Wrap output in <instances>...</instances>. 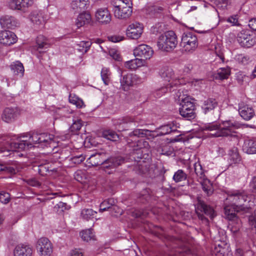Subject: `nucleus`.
Returning <instances> with one entry per match:
<instances>
[{
    "mask_svg": "<svg viewBox=\"0 0 256 256\" xmlns=\"http://www.w3.org/2000/svg\"><path fill=\"white\" fill-rule=\"evenodd\" d=\"M92 18L90 14L88 12H83L78 15L76 22V25L78 28L90 23Z\"/></svg>",
    "mask_w": 256,
    "mask_h": 256,
    "instance_id": "c756f323",
    "label": "nucleus"
},
{
    "mask_svg": "<svg viewBox=\"0 0 256 256\" xmlns=\"http://www.w3.org/2000/svg\"><path fill=\"white\" fill-rule=\"evenodd\" d=\"M150 131L148 130L136 129L133 132H130L128 134L130 138H140L144 137L148 134Z\"/></svg>",
    "mask_w": 256,
    "mask_h": 256,
    "instance_id": "49530a36",
    "label": "nucleus"
},
{
    "mask_svg": "<svg viewBox=\"0 0 256 256\" xmlns=\"http://www.w3.org/2000/svg\"><path fill=\"white\" fill-rule=\"evenodd\" d=\"M114 125L119 131H123L126 130L127 125L132 122H136L142 124V122L138 117L126 116L116 119L113 121Z\"/></svg>",
    "mask_w": 256,
    "mask_h": 256,
    "instance_id": "ddd939ff",
    "label": "nucleus"
},
{
    "mask_svg": "<svg viewBox=\"0 0 256 256\" xmlns=\"http://www.w3.org/2000/svg\"><path fill=\"white\" fill-rule=\"evenodd\" d=\"M248 25L252 30L256 31V18L250 19L248 22Z\"/></svg>",
    "mask_w": 256,
    "mask_h": 256,
    "instance_id": "774afa93",
    "label": "nucleus"
},
{
    "mask_svg": "<svg viewBox=\"0 0 256 256\" xmlns=\"http://www.w3.org/2000/svg\"><path fill=\"white\" fill-rule=\"evenodd\" d=\"M37 248L40 256H50L52 252V244L46 238H41L38 240Z\"/></svg>",
    "mask_w": 256,
    "mask_h": 256,
    "instance_id": "f8f14e48",
    "label": "nucleus"
},
{
    "mask_svg": "<svg viewBox=\"0 0 256 256\" xmlns=\"http://www.w3.org/2000/svg\"><path fill=\"white\" fill-rule=\"evenodd\" d=\"M236 256H254V252L250 250H244L241 248H237L235 252Z\"/></svg>",
    "mask_w": 256,
    "mask_h": 256,
    "instance_id": "6e6d98bb",
    "label": "nucleus"
},
{
    "mask_svg": "<svg viewBox=\"0 0 256 256\" xmlns=\"http://www.w3.org/2000/svg\"><path fill=\"white\" fill-rule=\"evenodd\" d=\"M228 156V160L230 164L238 163L241 160L236 148H234L229 151Z\"/></svg>",
    "mask_w": 256,
    "mask_h": 256,
    "instance_id": "e433bc0d",
    "label": "nucleus"
},
{
    "mask_svg": "<svg viewBox=\"0 0 256 256\" xmlns=\"http://www.w3.org/2000/svg\"><path fill=\"white\" fill-rule=\"evenodd\" d=\"M50 40L42 35H39L36 39V44L34 46L36 50L39 52L40 54L44 52L43 49H46L50 47Z\"/></svg>",
    "mask_w": 256,
    "mask_h": 256,
    "instance_id": "aec40b11",
    "label": "nucleus"
},
{
    "mask_svg": "<svg viewBox=\"0 0 256 256\" xmlns=\"http://www.w3.org/2000/svg\"><path fill=\"white\" fill-rule=\"evenodd\" d=\"M143 32L142 25L139 22L130 24L126 30L127 36L132 39H138Z\"/></svg>",
    "mask_w": 256,
    "mask_h": 256,
    "instance_id": "4468645a",
    "label": "nucleus"
},
{
    "mask_svg": "<svg viewBox=\"0 0 256 256\" xmlns=\"http://www.w3.org/2000/svg\"><path fill=\"white\" fill-rule=\"evenodd\" d=\"M180 45L186 52H193L198 46L196 35L192 32L184 33L182 37Z\"/></svg>",
    "mask_w": 256,
    "mask_h": 256,
    "instance_id": "1a4fd4ad",
    "label": "nucleus"
},
{
    "mask_svg": "<svg viewBox=\"0 0 256 256\" xmlns=\"http://www.w3.org/2000/svg\"><path fill=\"white\" fill-rule=\"evenodd\" d=\"M226 20L227 22L230 23L232 26L239 25L238 18L236 15L230 16L226 18Z\"/></svg>",
    "mask_w": 256,
    "mask_h": 256,
    "instance_id": "680f3d73",
    "label": "nucleus"
},
{
    "mask_svg": "<svg viewBox=\"0 0 256 256\" xmlns=\"http://www.w3.org/2000/svg\"><path fill=\"white\" fill-rule=\"evenodd\" d=\"M161 77L170 83L166 86L164 88H162L160 91L163 93L168 92H172L174 90V87H176L183 83V80L176 78L174 76L173 69L168 66H164L161 68L160 72Z\"/></svg>",
    "mask_w": 256,
    "mask_h": 256,
    "instance_id": "39448f33",
    "label": "nucleus"
},
{
    "mask_svg": "<svg viewBox=\"0 0 256 256\" xmlns=\"http://www.w3.org/2000/svg\"><path fill=\"white\" fill-rule=\"evenodd\" d=\"M92 230V229L89 228L81 232L80 235L84 241L86 242H89L91 240H95V236Z\"/></svg>",
    "mask_w": 256,
    "mask_h": 256,
    "instance_id": "79ce46f5",
    "label": "nucleus"
},
{
    "mask_svg": "<svg viewBox=\"0 0 256 256\" xmlns=\"http://www.w3.org/2000/svg\"><path fill=\"white\" fill-rule=\"evenodd\" d=\"M11 70L15 75H20V77L24 76V69L22 63L19 61H16L10 66Z\"/></svg>",
    "mask_w": 256,
    "mask_h": 256,
    "instance_id": "72a5a7b5",
    "label": "nucleus"
},
{
    "mask_svg": "<svg viewBox=\"0 0 256 256\" xmlns=\"http://www.w3.org/2000/svg\"><path fill=\"white\" fill-rule=\"evenodd\" d=\"M156 132H157L156 135L160 136L175 133L178 132L177 126L174 122L168 123L160 126Z\"/></svg>",
    "mask_w": 256,
    "mask_h": 256,
    "instance_id": "412c9836",
    "label": "nucleus"
},
{
    "mask_svg": "<svg viewBox=\"0 0 256 256\" xmlns=\"http://www.w3.org/2000/svg\"><path fill=\"white\" fill-rule=\"evenodd\" d=\"M82 126V121L81 120H77L74 121L72 124L70 128V130L73 134H76L80 130Z\"/></svg>",
    "mask_w": 256,
    "mask_h": 256,
    "instance_id": "8fccbe9b",
    "label": "nucleus"
},
{
    "mask_svg": "<svg viewBox=\"0 0 256 256\" xmlns=\"http://www.w3.org/2000/svg\"><path fill=\"white\" fill-rule=\"evenodd\" d=\"M230 69L229 67L219 68L213 74V78L216 80H224L228 79L230 74Z\"/></svg>",
    "mask_w": 256,
    "mask_h": 256,
    "instance_id": "bb28decb",
    "label": "nucleus"
},
{
    "mask_svg": "<svg viewBox=\"0 0 256 256\" xmlns=\"http://www.w3.org/2000/svg\"><path fill=\"white\" fill-rule=\"evenodd\" d=\"M16 36L12 32L8 30L0 32V43L10 46L16 42Z\"/></svg>",
    "mask_w": 256,
    "mask_h": 256,
    "instance_id": "6ab92c4d",
    "label": "nucleus"
},
{
    "mask_svg": "<svg viewBox=\"0 0 256 256\" xmlns=\"http://www.w3.org/2000/svg\"><path fill=\"white\" fill-rule=\"evenodd\" d=\"M18 115V110L14 108H7L4 109L2 114V119L6 122L14 120Z\"/></svg>",
    "mask_w": 256,
    "mask_h": 256,
    "instance_id": "393cba45",
    "label": "nucleus"
},
{
    "mask_svg": "<svg viewBox=\"0 0 256 256\" xmlns=\"http://www.w3.org/2000/svg\"><path fill=\"white\" fill-rule=\"evenodd\" d=\"M88 0H74L71 3V7L75 12H80L87 8Z\"/></svg>",
    "mask_w": 256,
    "mask_h": 256,
    "instance_id": "7c9ffc66",
    "label": "nucleus"
},
{
    "mask_svg": "<svg viewBox=\"0 0 256 256\" xmlns=\"http://www.w3.org/2000/svg\"><path fill=\"white\" fill-rule=\"evenodd\" d=\"M124 38V36H120V35H113L111 36H109L108 37V39L110 41L114 42H120Z\"/></svg>",
    "mask_w": 256,
    "mask_h": 256,
    "instance_id": "e2e57ef3",
    "label": "nucleus"
},
{
    "mask_svg": "<svg viewBox=\"0 0 256 256\" xmlns=\"http://www.w3.org/2000/svg\"><path fill=\"white\" fill-rule=\"evenodd\" d=\"M187 178V174L182 170H177L173 176L172 179L176 182L184 180Z\"/></svg>",
    "mask_w": 256,
    "mask_h": 256,
    "instance_id": "c03bdc74",
    "label": "nucleus"
},
{
    "mask_svg": "<svg viewBox=\"0 0 256 256\" xmlns=\"http://www.w3.org/2000/svg\"><path fill=\"white\" fill-rule=\"evenodd\" d=\"M196 212L199 219L202 221L208 222V219L204 216L205 214L210 216V218H213L214 216V209L210 206L201 200L200 198H197V204H195Z\"/></svg>",
    "mask_w": 256,
    "mask_h": 256,
    "instance_id": "6e6552de",
    "label": "nucleus"
},
{
    "mask_svg": "<svg viewBox=\"0 0 256 256\" xmlns=\"http://www.w3.org/2000/svg\"><path fill=\"white\" fill-rule=\"evenodd\" d=\"M248 222L250 225L256 228V210L249 216Z\"/></svg>",
    "mask_w": 256,
    "mask_h": 256,
    "instance_id": "0e129e2a",
    "label": "nucleus"
},
{
    "mask_svg": "<svg viewBox=\"0 0 256 256\" xmlns=\"http://www.w3.org/2000/svg\"><path fill=\"white\" fill-rule=\"evenodd\" d=\"M92 45V42L90 40L82 41L77 44L78 50L80 52L86 53L89 50Z\"/></svg>",
    "mask_w": 256,
    "mask_h": 256,
    "instance_id": "a18cd8bd",
    "label": "nucleus"
},
{
    "mask_svg": "<svg viewBox=\"0 0 256 256\" xmlns=\"http://www.w3.org/2000/svg\"><path fill=\"white\" fill-rule=\"evenodd\" d=\"M10 138L7 136L0 138V152L6 154L4 156H8L10 151L25 150L40 144L39 134L38 132L26 133L17 140V142H10Z\"/></svg>",
    "mask_w": 256,
    "mask_h": 256,
    "instance_id": "f257e3e1",
    "label": "nucleus"
},
{
    "mask_svg": "<svg viewBox=\"0 0 256 256\" xmlns=\"http://www.w3.org/2000/svg\"><path fill=\"white\" fill-rule=\"evenodd\" d=\"M70 208V206L68 205L66 203L63 202H59L54 206V209L57 210V212L59 213H61L64 212L65 210H68Z\"/></svg>",
    "mask_w": 256,
    "mask_h": 256,
    "instance_id": "5fc2aeb1",
    "label": "nucleus"
},
{
    "mask_svg": "<svg viewBox=\"0 0 256 256\" xmlns=\"http://www.w3.org/2000/svg\"><path fill=\"white\" fill-rule=\"evenodd\" d=\"M32 248L28 245L18 244L15 248L14 252V256H32Z\"/></svg>",
    "mask_w": 256,
    "mask_h": 256,
    "instance_id": "5701e85b",
    "label": "nucleus"
},
{
    "mask_svg": "<svg viewBox=\"0 0 256 256\" xmlns=\"http://www.w3.org/2000/svg\"><path fill=\"white\" fill-rule=\"evenodd\" d=\"M230 4V0H218L216 5L218 8L224 10L228 8Z\"/></svg>",
    "mask_w": 256,
    "mask_h": 256,
    "instance_id": "13d9d810",
    "label": "nucleus"
},
{
    "mask_svg": "<svg viewBox=\"0 0 256 256\" xmlns=\"http://www.w3.org/2000/svg\"><path fill=\"white\" fill-rule=\"evenodd\" d=\"M85 159V158L82 155L74 156L70 158V160L72 164H77L82 162Z\"/></svg>",
    "mask_w": 256,
    "mask_h": 256,
    "instance_id": "052dcab7",
    "label": "nucleus"
},
{
    "mask_svg": "<svg viewBox=\"0 0 256 256\" xmlns=\"http://www.w3.org/2000/svg\"><path fill=\"white\" fill-rule=\"evenodd\" d=\"M138 169L142 174H147L149 176H153L155 174L156 166L154 164H150L148 162L140 161L138 163Z\"/></svg>",
    "mask_w": 256,
    "mask_h": 256,
    "instance_id": "4be33fe9",
    "label": "nucleus"
},
{
    "mask_svg": "<svg viewBox=\"0 0 256 256\" xmlns=\"http://www.w3.org/2000/svg\"><path fill=\"white\" fill-rule=\"evenodd\" d=\"M238 110L240 116L246 120H251L255 115L253 108L243 102L238 103Z\"/></svg>",
    "mask_w": 256,
    "mask_h": 256,
    "instance_id": "2eb2a0df",
    "label": "nucleus"
},
{
    "mask_svg": "<svg viewBox=\"0 0 256 256\" xmlns=\"http://www.w3.org/2000/svg\"><path fill=\"white\" fill-rule=\"evenodd\" d=\"M10 199V194L6 192H0V202L4 204L8 203Z\"/></svg>",
    "mask_w": 256,
    "mask_h": 256,
    "instance_id": "4d7b16f0",
    "label": "nucleus"
},
{
    "mask_svg": "<svg viewBox=\"0 0 256 256\" xmlns=\"http://www.w3.org/2000/svg\"><path fill=\"white\" fill-rule=\"evenodd\" d=\"M237 60L244 65H246L252 62V60L250 56L244 54H240L236 56Z\"/></svg>",
    "mask_w": 256,
    "mask_h": 256,
    "instance_id": "3c124183",
    "label": "nucleus"
},
{
    "mask_svg": "<svg viewBox=\"0 0 256 256\" xmlns=\"http://www.w3.org/2000/svg\"><path fill=\"white\" fill-rule=\"evenodd\" d=\"M40 144L42 146H47L51 144L54 140V136L46 133L39 134Z\"/></svg>",
    "mask_w": 256,
    "mask_h": 256,
    "instance_id": "4c0bfd02",
    "label": "nucleus"
},
{
    "mask_svg": "<svg viewBox=\"0 0 256 256\" xmlns=\"http://www.w3.org/2000/svg\"><path fill=\"white\" fill-rule=\"evenodd\" d=\"M224 204V211L226 218L228 220H231L238 218L236 215V212H241L242 210H238L236 208V206H232V204L230 203L227 202V204H226L225 202Z\"/></svg>",
    "mask_w": 256,
    "mask_h": 256,
    "instance_id": "a878e982",
    "label": "nucleus"
},
{
    "mask_svg": "<svg viewBox=\"0 0 256 256\" xmlns=\"http://www.w3.org/2000/svg\"><path fill=\"white\" fill-rule=\"evenodd\" d=\"M69 102L70 103L76 105V108H82L84 106L83 100L76 96L75 94H70Z\"/></svg>",
    "mask_w": 256,
    "mask_h": 256,
    "instance_id": "37998d69",
    "label": "nucleus"
},
{
    "mask_svg": "<svg viewBox=\"0 0 256 256\" xmlns=\"http://www.w3.org/2000/svg\"><path fill=\"white\" fill-rule=\"evenodd\" d=\"M114 5V8H132V3L130 2V4L129 5L126 2H123L120 1V0H118L116 2H115Z\"/></svg>",
    "mask_w": 256,
    "mask_h": 256,
    "instance_id": "bf43d9fd",
    "label": "nucleus"
},
{
    "mask_svg": "<svg viewBox=\"0 0 256 256\" xmlns=\"http://www.w3.org/2000/svg\"><path fill=\"white\" fill-rule=\"evenodd\" d=\"M51 166L50 164H42L36 167V170L40 174L44 176L46 175L48 173L51 172H56V170L54 168H51Z\"/></svg>",
    "mask_w": 256,
    "mask_h": 256,
    "instance_id": "c9c22d12",
    "label": "nucleus"
},
{
    "mask_svg": "<svg viewBox=\"0 0 256 256\" xmlns=\"http://www.w3.org/2000/svg\"><path fill=\"white\" fill-rule=\"evenodd\" d=\"M244 150L247 154H256V138H252L245 140Z\"/></svg>",
    "mask_w": 256,
    "mask_h": 256,
    "instance_id": "2f4dec72",
    "label": "nucleus"
},
{
    "mask_svg": "<svg viewBox=\"0 0 256 256\" xmlns=\"http://www.w3.org/2000/svg\"><path fill=\"white\" fill-rule=\"evenodd\" d=\"M124 159L121 156H112L106 158V155L104 153H97L92 154L87 160L88 164L92 166L100 165L102 168L108 174L111 171L109 170H112L123 164Z\"/></svg>",
    "mask_w": 256,
    "mask_h": 256,
    "instance_id": "7ed1b4c3",
    "label": "nucleus"
},
{
    "mask_svg": "<svg viewBox=\"0 0 256 256\" xmlns=\"http://www.w3.org/2000/svg\"><path fill=\"white\" fill-rule=\"evenodd\" d=\"M96 20L102 24H108L112 20L110 12L106 8H100L98 9L96 13Z\"/></svg>",
    "mask_w": 256,
    "mask_h": 256,
    "instance_id": "a211bd4d",
    "label": "nucleus"
},
{
    "mask_svg": "<svg viewBox=\"0 0 256 256\" xmlns=\"http://www.w3.org/2000/svg\"><path fill=\"white\" fill-rule=\"evenodd\" d=\"M162 24H158L152 28L151 31L153 34H156L158 33H160V31L162 30H160Z\"/></svg>",
    "mask_w": 256,
    "mask_h": 256,
    "instance_id": "338daca9",
    "label": "nucleus"
},
{
    "mask_svg": "<svg viewBox=\"0 0 256 256\" xmlns=\"http://www.w3.org/2000/svg\"><path fill=\"white\" fill-rule=\"evenodd\" d=\"M238 128V124L228 120L223 122L222 124L215 122H210L206 124L203 128L205 130L215 132L210 133V134L215 137L230 136L238 140V136L234 130Z\"/></svg>",
    "mask_w": 256,
    "mask_h": 256,
    "instance_id": "f03ea898",
    "label": "nucleus"
},
{
    "mask_svg": "<svg viewBox=\"0 0 256 256\" xmlns=\"http://www.w3.org/2000/svg\"><path fill=\"white\" fill-rule=\"evenodd\" d=\"M96 213L91 208H84L81 211L80 216L84 220H89L94 218Z\"/></svg>",
    "mask_w": 256,
    "mask_h": 256,
    "instance_id": "ea45409f",
    "label": "nucleus"
},
{
    "mask_svg": "<svg viewBox=\"0 0 256 256\" xmlns=\"http://www.w3.org/2000/svg\"><path fill=\"white\" fill-rule=\"evenodd\" d=\"M217 106V101L214 98H210L204 101L202 108L205 114H207L212 110H214Z\"/></svg>",
    "mask_w": 256,
    "mask_h": 256,
    "instance_id": "c85d7f7f",
    "label": "nucleus"
},
{
    "mask_svg": "<svg viewBox=\"0 0 256 256\" xmlns=\"http://www.w3.org/2000/svg\"><path fill=\"white\" fill-rule=\"evenodd\" d=\"M237 40L240 45L244 48H250L256 43L255 36L250 34L247 30H242L237 36Z\"/></svg>",
    "mask_w": 256,
    "mask_h": 256,
    "instance_id": "9b49d317",
    "label": "nucleus"
},
{
    "mask_svg": "<svg viewBox=\"0 0 256 256\" xmlns=\"http://www.w3.org/2000/svg\"><path fill=\"white\" fill-rule=\"evenodd\" d=\"M110 56L116 60H120V57L118 52L115 49H110L108 51Z\"/></svg>",
    "mask_w": 256,
    "mask_h": 256,
    "instance_id": "69168bd1",
    "label": "nucleus"
},
{
    "mask_svg": "<svg viewBox=\"0 0 256 256\" xmlns=\"http://www.w3.org/2000/svg\"><path fill=\"white\" fill-rule=\"evenodd\" d=\"M22 0H12L10 2L9 6L12 10H22Z\"/></svg>",
    "mask_w": 256,
    "mask_h": 256,
    "instance_id": "603ef678",
    "label": "nucleus"
},
{
    "mask_svg": "<svg viewBox=\"0 0 256 256\" xmlns=\"http://www.w3.org/2000/svg\"><path fill=\"white\" fill-rule=\"evenodd\" d=\"M178 100L180 101V108H179L180 114L188 120L194 119L196 117V106L190 100L189 96H180Z\"/></svg>",
    "mask_w": 256,
    "mask_h": 256,
    "instance_id": "0eeeda50",
    "label": "nucleus"
},
{
    "mask_svg": "<svg viewBox=\"0 0 256 256\" xmlns=\"http://www.w3.org/2000/svg\"><path fill=\"white\" fill-rule=\"evenodd\" d=\"M153 54L154 51L152 48L146 44H140L134 50V54L135 56L146 60L150 59Z\"/></svg>",
    "mask_w": 256,
    "mask_h": 256,
    "instance_id": "dca6fc26",
    "label": "nucleus"
},
{
    "mask_svg": "<svg viewBox=\"0 0 256 256\" xmlns=\"http://www.w3.org/2000/svg\"><path fill=\"white\" fill-rule=\"evenodd\" d=\"M150 197V190L146 188L140 194L139 198L142 202L149 200Z\"/></svg>",
    "mask_w": 256,
    "mask_h": 256,
    "instance_id": "864d4df0",
    "label": "nucleus"
},
{
    "mask_svg": "<svg viewBox=\"0 0 256 256\" xmlns=\"http://www.w3.org/2000/svg\"><path fill=\"white\" fill-rule=\"evenodd\" d=\"M228 196L226 199V204L230 203L236 206L238 210L246 211L251 208L252 204H246L248 196L242 191L233 190L227 192Z\"/></svg>",
    "mask_w": 256,
    "mask_h": 256,
    "instance_id": "20e7f679",
    "label": "nucleus"
},
{
    "mask_svg": "<svg viewBox=\"0 0 256 256\" xmlns=\"http://www.w3.org/2000/svg\"><path fill=\"white\" fill-rule=\"evenodd\" d=\"M115 17L119 19H126L129 18L132 14V8H114Z\"/></svg>",
    "mask_w": 256,
    "mask_h": 256,
    "instance_id": "cd10ccee",
    "label": "nucleus"
},
{
    "mask_svg": "<svg viewBox=\"0 0 256 256\" xmlns=\"http://www.w3.org/2000/svg\"><path fill=\"white\" fill-rule=\"evenodd\" d=\"M110 70L106 68H102L101 71L102 78L106 85H108L110 82Z\"/></svg>",
    "mask_w": 256,
    "mask_h": 256,
    "instance_id": "09e8293b",
    "label": "nucleus"
},
{
    "mask_svg": "<svg viewBox=\"0 0 256 256\" xmlns=\"http://www.w3.org/2000/svg\"><path fill=\"white\" fill-rule=\"evenodd\" d=\"M30 19L32 23L36 25L43 24L44 22L43 14L40 11L32 12L30 15Z\"/></svg>",
    "mask_w": 256,
    "mask_h": 256,
    "instance_id": "473e14b6",
    "label": "nucleus"
},
{
    "mask_svg": "<svg viewBox=\"0 0 256 256\" xmlns=\"http://www.w3.org/2000/svg\"><path fill=\"white\" fill-rule=\"evenodd\" d=\"M176 36L172 30H169L162 34L158 37L157 46L162 51L170 52L177 46Z\"/></svg>",
    "mask_w": 256,
    "mask_h": 256,
    "instance_id": "423d86ee",
    "label": "nucleus"
},
{
    "mask_svg": "<svg viewBox=\"0 0 256 256\" xmlns=\"http://www.w3.org/2000/svg\"><path fill=\"white\" fill-rule=\"evenodd\" d=\"M138 76L133 74H127L123 76L120 80L121 86L124 90H127L130 86L140 82Z\"/></svg>",
    "mask_w": 256,
    "mask_h": 256,
    "instance_id": "f3484780",
    "label": "nucleus"
},
{
    "mask_svg": "<svg viewBox=\"0 0 256 256\" xmlns=\"http://www.w3.org/2000/svg\"><path fill=\"white\" fill-rule=\"evenodd\" d=\"M0 24L3 28H14L17 26L18 22L14 16L6 15L0 18Z\"/></svg>",
    "mask_w": 256,
    "mask_h": 256,
    "instance_id": "b1692460",
    "label": "nucleus"
},
{
    "mask_svg": "<svg viewBox=\"0 0 256 256\" xmlns=\"http://www.w3.org/2000/svg\"><path fill=\"white\" fill-rule=\"evenodd\" d=\"M230 220L228 226L233 233H236L242 227L240 220L238 217Z\"/></svg>",
    "mask_w": 256,
    "mask_h": 256,
    "instance_id": "58836bf2",
    "label": "nucleus"
},
{
    "mask_svg": "<svg viewBox=\"0 0 256 256\" xmlns=\"http://www.w3.org/2000/svg\"><path fill=\"white\" fill-rule=\"evenodd\" d=\"M108 207L110 210H115L116 212L118 214H122V210L118 208V206H116V200L113 198H108L106 200Z\"/></svg>",
    "mask_w": 256,
    "mask_h": 256,
    "instance_id": "de8ad7c7",
    "label": "nucleus"
},
{
    "mask_svg": "<svg viewBox=\"0 0 256 256\" xmlns=\"http://www.w3.org/2000/svg\"><path fill=\"white\" fill-rule=\"evenodd\" d=\"M142 65L143 60L142 58H138L126 62L124 64L125 67L130 70H135Z\"/></svg>",
    "mask_w": 256,
    "mask_h": 256,
    "instance_id": "f704fd0d",
    "label": "nucleus"
},
{
    "mask_svg": "<svg viewBox=\"0 0 256 256\" xmlns=\"http://www.w3.org/2000/svg\"><path fill=\"white\" fill-rule=\"evenodd\" d=\"M194 171L196 176L199 177V179H198V180L200 183L203 190L208 196L211 195L213 192L212 185L210 181L206 178L204 172L202 169L201 166L199 164L198 166L195 164Z\"/></svg>",
    "mask_w": 256,
    "mask_h": 256,
    "instance_id": "9d476101",
    "label": "nucleus"
},
{
    "mask_svg": "<svg viewBox=\"0 0 256 256\" xmlns=\"http://www.w3.org/2000/svg\"><path fill=\"white\" fill-rule=\"evenodd\" d=\"M102 136L106 139L116 142L119 140L118 135L114 131L112 130H105L102 132Z\"/></svg>",
    "mask_w": 256,
    "mask_h": 256,
    "instance_id": "a19ab883",
    "label": "nucleus"
}]
</instances>
